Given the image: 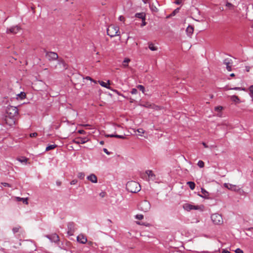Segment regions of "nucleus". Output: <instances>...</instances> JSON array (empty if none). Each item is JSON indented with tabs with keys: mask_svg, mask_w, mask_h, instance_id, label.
I'll use <instances>...</instances> for the list:
<instances>
[{
	"mask_svg": "<svg viewBox=\"0 0 253 253\" xmlns=\"http://www.w3.org/2000/svg\"><path fill=\"white\" fill-rule=\"evenodd\" d=\"M126 190L131 193H137L139 192L140 189V184L135 181H130L127 182L126 184Z\"/></svg>",
	"mask_w": 253,
	"mask_h": 253,
	"instance_id": "nucleus-1",
	"label": "nucleus"
},
{
	"mask_svg": "<svg viewBox=\"0 0 253 253\" xmlns=\"http://www.w3.org/2000/svg\"><path fill=\"white\" fill-rule=\"evenodd\" d=\"M119 27L117 26H115L114 25H110L107 30V35L111 37H114L116 36H119Z\"/></svg>",
	"mask_w": 253,
	"mask_h": 253,
	"instance_id": "nucleus-2",
	"label": "nucleus"
},
{
	"mask_svg": "<svg viewBox=\"0 0 253 253\" xmlns=\"http://www.w3.org/2000/svg\"><path fill=\"white\" fill-rule=\"evenodd\" d=\"M211 219L214 224L221 225L223 220L222 216L218 213H214L211 215Z\"/></svg>",
	"mask_w": 253,
	"mask_h": 253,
	"instance_id": "nucleus-3",
	"label": "nucleus"
},
{
	"mask_svg": "<svg viewBox=\"0 0 253 253\" xmlns=\"http://www.w3.org/2000/svg\"><path fill=\"white\" fill-rule=\"evenodd\" d=\"M18 114V110L17 107L10 106L6 110V115L12 117H16Z\"/></svg>",
	"mask_w": 253,
	"mask_h": 253,
	"instance_id": "nucleus-4",
	"label": "nucleus"
},
{
	"mask_svg": "<svg viewBox=\"0 0 253 253\" xmlns=\"http://www.w3.org/2000/svg\"><path fill=\"white\" fill-rule=\"evenodd\" d=\"M151 208L150 203L147 200H143L139 205V209L144 212L148 211Z\"/></svg>",
	"mask_w": 253,
	"mask_h": 253,
	"instance_id": "nucleus-5",
	"label": "nucleus"
},
{
	"mask_svg": "<svg viewBox=\"0 0 253 253\" xmlns=\"http://www.w3.org/2000/svg\"><path fill=\"white\" fill-rule=\"evenodd\" d=\"M183 208L184 210L187 211H190L192 210L203 211L204 206H195L189 204H185L183 205Z\"/></svg>",
	"mask_w": 253,
	"mask_h": 253,
	"instance_id": "nucleus-6",
	"label": "nucleus"
},
{
	"mask_svg": "<svg viewBox=\"0 0 253 253\" xmlns=\"http://www.w3.org/2000/svg\"><path fill=\"white\" fill-rule=\"evenodd\" d=\"M16 120V117H12L6 115L4 118V122L5 124L9 126H12L15 123Z\"/></svg>",
	"mask_w": 253,
	"mask_h": 253,
	"instance_id": "nucleus-7",
	"label": "nucleus"
},
{
	"mask_svg": "<svg viewBox=\"0 0 253 253\" xmlns=\"http://www.w3.org/2000/svg\"><path fill=\"white\" fill-rule=\"evenodd\" d=\"M26 250L28 252H33L36 250L35 245L30 241H27L26 244Z\"/></svg>",
	"mask_w": 253,
	"mask_h": 253,
	"instance_id": "nucleus-8",
	"label": "nucleus"
},
{
	"mask_svg": "<svg viewBox=\"0 0 253 253\" xmlns=\"http://www.w3.org/2000/svg\"><path fill=\"white\" fill-rule=\"evenodd\" d=\"M68 231L67 234L69 236H72L74 234V233L75 231V225L74 222H71L68 223L67 225Z\"/></svg>",
	"mask_w": 253,
	"mask_h": 253,
	"instance_id": "nucleus-9",
	"label": "nucleus"
},
{
	"mask_svg": "<svg viewBox=\"0 0 253 253\" xmlns=\"http://www.w3.org/2000/svg\"><path fill=\"white\" fill-rule=\"evenodd\" d=\"M46 57L49 60H55L58 58V55L55 52H48L46 54Z\"/></svg>",
	"mask_w": 253,
	"mask_h": 253,
	"instance_id": "nucleus-10",
	"label": "nucleus"
},
{
	"mask_svg": "<svg viewBox=\"0 0 253 253\" xmlns=\"http://www.w3.org/2000/svg\"><path fill=\"white\" fill-rule=\"evenodd\" d=\"M21 29L20 27L18 26H15L12 27L9 29H7L6 30V33L7 34H15L17 33Z\"/></svg>",
	"mask_w": 253,
	"mask_h": 253,
	"instance_id": "nucleus-11",
	"label": "nucleus"
},
{
	"mask_svg": "<svg viewBox=\"0 0 253 253\" xmlns=\"http://www.w3.org/2000/svg\"><path fill=\"white\" fill-rule=\"evenodd\" d=\"M88 141V139L86 137H79L73 140V142L76 144H84Z\"/></svg>",
	"mask_w": 253,
	"mask_h": 253,
	"instance_id": "nucleus-12",
	"label": "nucleus"
},
{
	"mask_svg": "<svg viewBox=\"0 0 253 253\" xmlns=\"http://www.w3.org/2000/svg\"><path fill=\"white\" fill-rule=\"evenodd\" d=\"M47 238H48L51 241L56 243L59 241V236L56 234H53L50 235H47L46 236Z\"/></svg>",
	"mask_w": 253,
	"mask_h": 253,
	"instance_id": "nucleus-13",
	"label": "nucleus"
},
{
	"mask_svg": "<svg viewBox=\"0 0 253 253\" xmlns=\"http://www.w3.org/2000/svg\"><path fill=\"white\" fill-rule=\"evenodd\" d=\"M231 60L229 58H226L224 59L223 61L224 64L226 65V69L228 71H231L232 70L231 65L230 64Z\"/></svg>",
	"mask_w": 253,
	"mask_h": 253,
	"instance_id": "nucleus-14",
	"label": "nucleus"
},
{
	"mask_svg": "<svg viewBox=\"0 0 253 253\" xmlns=\"http://www.w3.org/2000/svg\"><path fill=\"white\" fill-rule=\"evenodd\" d=\"M77 241L80 243L85 244L87 242V239L83 235L80 234L77 237Z\"/></svg>",
	"mask_w": 253,
	"mask_h": 253,
	"instance_id": "nucleus-15",
	"label": "nucleus"
},
{
	"mask_svg": "<svg viewBox=\"0 0 253 253\" xmlns=\"http://www.w3.org/2000/svg\"><path fill=\"white\" fill-rule=\"evenodd\" d=\"M87 179L92 183L97 182V178L94 174H91L87 177Z\"/></svg>",
	"mask_w": 253,
	"mask_h": 253,
	"instance_id": "nucleus-16",
	"label": "nucleus"
},
{
	"mask_svg": "<svg viewBox=\"0 0 253 253\" xmlns=\"http://www.w3.org/2000/svg\"><path fill=\"white\" fill-rule=\"evenodd\" d=\"M98 82L102 86L111 89V87L109 86L110 84V81L109 80L107 81V83H106L103 81H98Z\"/></svg>",
	"mask_w": 253,
	"mask_h": 253,
	"instance_id": "nucleus-17",
	"label": "nucleus"
},
{
	"mask_svg": "<svg viewBox=\"0 0 253 253\" xmlns=\"http://www.w3.org/2000/svg\"><path fill=\"white\" fill-rule=\"evenodd\" d=\"M58 64L61 66V68L63 70H65L68 68V65L66 63L62 60H59Z\"/></svg>",
	"mask_w": 253,
	"mask_h": 253,
	"instance_id": "nucleus-18",
	"label": "nucleus"
},
{
	"mask_svg": "<svg viewBox=\"0 0 253 253\" xmlns=\"http://www.w3.org/2000/svg\"><path fill=\"white\" fill-rule=\"evenodd\" d=\"M105 137H116L118 138L125 139L126 137L124 135H118V134H105Z\"/></svg>",
	"mask_w": 253,
	"mask_h": 253,
	"instance_id": "nucleus-19",
	"label": "nucleus"
},
{
	"mask_svg": "<svg viewBox=\"0 0 253 253\" xmlns=\"http://www.w3.org/2000/svg\"><path fill=\"white\" fill-rule=\"evenodd\" d=\"M224 186L228 188V189H230L233 191H236L238 190L237 187L236 185L225 183Z\"/></svg>",
	"mask_w": 253,
	"mask_h": 253,
	"instance_id": "nucleus-20",
	"label": "nucleus"
},
{
	"mask_svg": "<svg viewBox=\"0 0 253 253\" xmlns=\"http://www.w3.org/2000/svg\"><path fill=\"white\" fill-rule=\"evenodd\" d=\"M194 31V28L192 26H189L186 29V32L188 36H191Z\"/></svg>",
	"mask_w": 253,
	"mask_h": 253,
	"instance_id": "nucleus-21",
	"label": "nucleus"
},
{
	"mask_svg": "<svg viewBox=\"0 0 253 253\" xmlns=\"http://www.w3.org/2000/svg\"><path fill=\"white\" fill-rule=\"evenodd\" d=\"M135 16L137 18L141 19L142 20L145 18V14L143 12L136 13Z\"/></svg>",
	"mask_w": 253,
	"mask_h": 253,
	"instance_id": "nucleus-22",
	"label": "nucleus"
},
{
	"mask_svg": "<svg viewBox=\"0 0 253 253\" xmlns=\"http://www.w3.org/2000/svg\"><path fill=\"white\" fill-rule=\"evenodd\" d=\"M148 47L152 51H156L158 49V48L155 46L152 42L148 43Z\"/></svg>",
	"mask_w": 253,
	"mask_h": 253,
	"instance_id": "nucleus-23",
	"label": "nucleus"
},
{
	"mask_svg": "<svg viewBox=\"0 0 253 253\" xmlns=\"http://www.w3.org/2000/svg\"><path fill=\"white\" fill-rule=\"evenodd\" d=\"M202 195H200L202 197L207 198L209 196V193L204 189H201Z\"/></svg>",
	"mask_w": 253,
	"mask_h": 253,
	"instance_id": "nucleus-24",
	"label": "nucleus"
},
{
	"mask_svg": "<svg viewBox=\"0 0 253 253\" xmlns=\"http://www.w3.org/2000/svg\"><path fill=\"white\" fill-rule=\"evenodd\" d=\"M17 160L19 162H20L22 163H27V162L28 161V159L25 157H21L17 158Z\"/></svg>",
	"mask_w": 253,
	"mask_h": 253,
	"instance_id": "nucleus-25",
	"label": "nucleus"
},
{
	"mask_svg": "<svg viewBox=\"0 0 253 253\" xmlns=\"http://www.w3.org/2000/svg\"><path fill=\"white\" fill-rule=\"evenodd\" d=\"M187 184L188 185L191 190H194L195 188V184L194 182L188 181L187 182Z\"/></svg>",
	"mask_w": 253,
	"mask_h": 253,
	"instance_id": "nucleus-26",
	"label": "nucleus"
},
{
	"mask_svg": "<svg viewBox=\"0 0 253 253\" xmlns=\"http://www.w3.org/2000/svg\"><path fill=\"white\" fill-rule=\"evenodd\" d=\"M17 199L18 201H22L23 202V203L25 204L26 205L28 204V198L17 197Z\"/></svg>",
	"mask_w": 253,
	"mask_h": 253,
	"instance_id": "nucleus-27",
	"label": "nucleus"
},
{
	"mask_svg": "<svg viewBox=\"0 0 253 253\" xmlns=\"http://www.w3.org/2000/svg\"><path fill=\"white\" fill-rule=\"evenodd\" d=\"M130 59L128 58H125L123 62V66L125 68L128 66V63L129 62Z\"/></svg>",
	"mask_w": 253,
	"mask_h": 253,
	"instance_id": "nucleus-28",
	"label": "nucleus"
},
{
	"mask_svg": "<svg viewBox=\"0 0 253 253\" xmlns=\"http://www.w3.org/2000/svg\"><path fill=\"white\" fill-rule=\"evenodd\" d=\"M26 97V94L24 92H21L17 95V99H23Z\"/></svg>",
	"mask_w": 253,
	"mask_h": 253,
	"instance_id": "nucleus-29",
	"label": "nucleus"
},
{
	"mask_svg": "<svg viewBox=\"0 0 253 253\" xmlns=\"http://www.w3.org/2000/svg\"><path fill=\"white\" fill-rule=\"evenodd\" d=\"M231 99L232 101L235 102H239L240 101V99L237 96L232 95L231 96Z\"/></svg>",
	"mask_w": 253,
	"mask_h": 253,
	"instance_id": "nucleus-30",
	"label": "nucleus"
},
{
	"mask_svg": "<svg viewBox=\"0 0 253 253\" xmlns=\"http://www.w3.org/2000/svg\"><path fill=\"white\" fill-rule=\"evenodd\" d=\"M57 147V145H55V144H52V145H50L49 146H48L46 148V151H49L50 150H52V149H54V148H55L56 147Z\"/></svg>",
	"mask_w": 253,
	"mask_h": 253,
	"instance_id": "nucleus-31",
	"label": "nucleus"
},
{
	"mask_svg": "<svg viewBox=\"0 0 253 253\" xmlns=\"http://www.w3.org/2000/svg\"><path fill=\"white\" fill-rule=\"evenodd\" d=\"M146 174L148 175V176L149 177H152L153 176H155V175L153 173V171L152 170H147L146 171Z\"/></svg>",
	"mask_w": 253,
	"mask_h": 253,
	"instance_id": "nucleus-32",
	"label": "nucleus"
},
{
	"mask_svg": "<svg viewBox=\"0 0 253 253\" xmlns=\"http://www.w3.org/2000/svg\"><path fill=\"white\" fill-rule=\"evenodd\" d=\"M21 228L20 226H17L15 227H13L12 229V231L14 233H17L19 231V229Z\"/></svg>",
	"mask_w": 253,
	"mask_h": 253,
	"instance_id": "nucleus-33",
	"label": "nucleus"
},
{
	"mask_svg": "<svg viewBox=\"0 0 253 253\" xmlns=\"http://www.w3.org/2000/svg\"><path fill=\"white\" fill-rule=\"evenodd\" d=\"M137 87L138 89H139L140 90L142 91L143 93H144L145 91V87L142 85H138L137 86Z\"/></svg>",
	"mask_w": 253,
	"mask_h": 253,
	"instance_id": "nucleus-34",
	"label": "nucleus"
},
{
	"mask_svg": "<svg viewBox=\"0 0 253 253\" xmlns=\"http://www.w3.org/2000/svg\"><path fill=\"white\" fill-rule=\"evenodd\" d=\"M85 174L84 172H79L78 174V178L83 179L84 178Z\"/></svg>",
	"mask_w": 253,
	"mask_h": 253,
	"instance_id": "nucleus-35",
	"label": "nucleus"
},
{
	"mask_svg": "<svg viewBox=\"0 0 253 253\" xmlns=\"http://www.w3.org/2000/svg\"><path fill=\"white\" fill-rule=\"evenodd\" d=\"M249 90L250 91V95H251V96L252 98V99L253 100V85H251L249 87Z\"/></svg>",
	"mask_w": 253,
	"mask_h": 253,
	"instance_id": "nucleus-36",
	"label": "nucleus"
},
{
	"mask_svg": "<svg viewBox=\"0 0 253 253\" xmlns=\"http://www.w3.org/2000/svg\"><path fill=\"white\" fill-rule=\"evenodd\" d=\"M198 165L201 168H203L204 167V163L202 161L200 160L198 163Z\"/></svg>",
	"mask_w": 253,
	"mask_h": 253,
	"instance_id": "nucleus-37",
	"label": "nucleus"
},
{
	"mask_svg": "<svg viewBox=\"0 0 253 253\" xmlns=\"http://www.w3.org/2000/svg\"><path fill=\"white\" fill-rule=\"evenodd\" d=\"M137 131L140 133V135H142L141 134H143L145 132L143 128H140L137 129Z\"/></svg>",
	"mask_w": 253,
	"mask_h": 253,
	"instance_id": "nucleus-38",
	"label": "nucleus"
},
{
	"mask_svg": "<svg viewBox=\"0 0 253 253\" xmlns=\"http://www.w3.org/2000/svg\"><path fill=\"white\" fill-rule=\"evenodd\" d=\"M135 218L141 220L143 218V215L142 214H137L135 215Z\"/></svg>",
	"mask_w": 253,
	"mask_h": 253,
	"instance_id": "nucleus-39",
	"label": "nucleus"
},
{
	"mask_svg": "<svg viewBox=\"0 0 253 253\" xmlns=\"http://www.w3.org/2000/svg\"><path fill=\"white\" fill-rule=\"evenodd\" d=\"M222 109L223 107L221 106H217L215 107L214 110L217 112H220L222 110Z\"/></svg>",
	"mask_w": 253,
	"mask_h": 253,
	"instance_id": "nucleus-40",
	"label": "nucleus"
},
{
	"mask_svg": "<svg viewBox=\"0 0 253 253\" xmlns=\"http://www.w3.org/2000/svg\"><path fill=\"white\" fill-rule=\"evenodd\" d=\"M230 89H234V90H245V88H242L241 87H235L234 88H230Z\"/></svg>",
	"mask_w": 253,
	"mask_h": 253,
	"instance_id": "nucleus-41",
	"label": "nucleus"
},
{
	"mask_svg": "<svg viewBox=\"0 0 253 253\" xmlns=\"http://www.w3.org/2000/svg\"><path fill=\"white\" fill-rule=\"evenodd\" d=\"M226 6H228L229 8H233L234 7L232 3H231L229 2H227L226 3Z\"/></svg>",
	"mask_w": 253,
	"mask_h": 253,
	"instance_id": "nucleus-42",
	"label": "nucleus"
},
{
	"mask_svg": "<svg viewBox=\"0 0 253 253\" xmlns=\"http://www.w3.org/2000/svg\"><path fill=\"white\" fill-rule=\"evenodd\" d=\"M137 93V90L136 88H132L131 91V93L132 94H135Z\"/></svg>",
	"mask_w": 253,
	"mask_h": 253,
	"instance_id": "nucleus-43",
	"label": "nucleus"
},
{
	"mask_svg": "<svg viewBox=\"0 0 253 253\" xmlns=\"http://www.w3.org/2000/svg\"><path fill=\"white\" fill-rule=\"evenodd\" d=\"M1 184H2L3 186H5V187H6V186L9 187H11V186L10 185V184H9V183H6V182H2V183H1Z\"/></svg>",
	"mask_w": 253,
	"mask_h": 253,
	"instance_id": "nucleus-44",
	"label": "nucleus"
},
{
	"mask_svg": "<svg viewBox=\"0 0 253 253\" xmlns=\"http://www.w3.org/2000/svg\"><path fill=\"white\" fill-rule=\"evenodd\" d=\"M146 25V22H145V18L142 20V23L141 24V27H143Z\"/></svg>",
	"mask_w": 253,
	"mask_h": 253,
	"instance_id": "nucleus-45",
	"label": "nucleus"
},
{
	"mask_svg": "<svg viewBox=\"0 0 253 253\" xmlns=\"http://www.w3.org/2000/svg\"><path fill=\"white\" fill-rule=\"evenodd\" d=\"M235 253H244L243 251L239 249V248H238L235 251Z\"/></svg>",
	"mask_w": 253,
	"mask_h": 253,
	"instance_id": "nucleus-46",
	"label": "nucleus"
},
{
	"mask_svg": "<svg viewBox=\"0 0 253 253\" xmlns=\"http://www.w3.org/2000/svg\"><path fill=\"white\" fill-rule=\"evenodd\" d=\"M38 135V133L37 132H34V133H32L30 134V136L31 137H36Z\"/></svg>",
	"mask_w": 253,
	"mask_h": 253,
	"instance_id": "nucleus-47",
	"label": "nucleus"
},
{
	"mask_svg": "<svg viewBox=\"0 0 253 253\" xmlns=\"http://www.w3.org/2000/svg\"><path fill=\"white\" fill-rule=\"evenodd\" d=\"M77 182H78L77 180L74 179L71 181L70 184L71 185H75L77 183Z\"/></svg>",
	"mask_w": 253,
	"mask_h": 253,
	"instance_id": "nucleus-48",
	"label": "nucleus"
},
{
	"mask_svg": "<svg viewBox=\"0 0 253 253\" xmlns=\"http://www.w3.org/2000/svg\"><path fill=\"white\" fill-rule=\"evenodd\" d=\"M106 195V193L105 192H101L100 194H99V196L102 197V198H103Z\"/></svg>",
	"mask_w": 253,
	"mask_h": 253,
	"instance_id": "nucleus-49",
	"label": "nucleus"
},
{
	"mask_svg": "<svg viewBox=\"0 0 253 253\" xmlns=\"http://www.w3.org/2000/svg\"><path fill=\"white\" fill-rule=\"evenodd\" d=\"M179 11V8H177L176 9H175L172 13L171 15H174L176 13L178 12V11Z\"/></svg>",
	"mask_w": 253,
	"mask_h": 253,
	"instance_id": "nucleus-50",
	"label": "nucleus"
},
{
	"mask_svg": "<svg viewBox=\"0 0 253 253\" xmlns=\"http://www.w3.org/2000/svg\"><path fill=\"white\" fill-rule=\"evenodd\" d=\"M119 20L121 21H125V17L123 16H120L119 17Z\"/></svg>",
	"mask_w": 253,
	"mask_h": 253,
	"instance_id": "nucleus-51",
	"label": "nucleus"
},
{
	"mask_svg": "<svg viewBox=\"0 0 253 253\" xmlns=\"http://www.w3.org/2000/svg\"><path fill=\"white\" fill-rule=\"evenodd\" d=\"M103 151L106 153L107 155H109L110 154V153L109 152H108V151L107 150V149L106 148H104L103 149Z\"/></svg>",
	"mask_w": 253,
	"mask_h": 253,
	"instance_id": "nucleus-52",
	"label": "nucleus"
},
{
	"mask_svg": "<svg viewBox=\"0 0 253 253\" xmlns=\"http://www.w3.org/2000/svg\"><path fill=\"white\" fill-rule=\"evenodd\" d=\"M182 2V0H176L175 3L177 4H179Z\"/></svg>",
	"mask_w": 253,
	"mask_h": 253,
	"instance_id": "nucleus-53",
	"label": "nucleus"
},
{
	"mask_svg": "<svg viewBox=\"0 0 253 253\" xmlns=\"http://www.w3.org/2000/svg\"><path fill=\"white\" fill-rule=\"evenodd\" d=\"M78 132H79V133H80V134H84V133H85V131H84V130H83V129H82V130H79L78 131Z\"/></svg>",
	"mask_w": 253,
	"mask_h": 253,
	"instance_id": "nucleus-54",
	"label": "nucleus"
},
{
	"mask_svg": "<svg viewBox=\"0 0 253 253\" xmlns=\"http://www.w3.org/2000/svg\"><path fill=\"white\" fill-rule=\"evenodd\" d=\"M222 253H231L227 250H223L222 252Z\"/></svg>",
	"mask_w": 253,
	"mask_h": 253,
	"instance_id": "nucleus-55",
	"label": "nucleus"
},
{
	"mask_svg": "<svg viewBox=\"0 0 253 253\" xmlns=\"http://www.w3.org/2000/svg\"><path fill=\"white\" fill-rule=\"evenodd\" d=\"M202 144L203 145V146L205 147V148H208V146L205 143V142H203L202 143Z\"/></svg>",
	"mask_w": 253,
	"mask_h": 253,
	"instance_id": "nucleus-56",
	"label": "nucleus"
},
{
	"mask_svg": "<svg viewBox=\"0 0 253 253\" xmlns=\"http://www.w3.org/2000/svg\"><path fill=\"white\" fill-rule=\"evenodd\" d=\"M136 223L138 225H144L143 223H141L139 221H136Z\"/></svg>",
	"mask_w": 253,
	"mask_h": 253,
	"instance_id": "nucleus-57",
	"label": "nucleus"
},
{
	"mask_svg": "<svg viewBox=\"0 0 253 253\" xmlns=\"http://www.w3.org/2000/svg\"><path fill=\"white\" fill-rule=\"evenodd\" d=\"M86 80H90V81H92V79L90 77H86V78H85Z\"/></svg>",
	"mask_w": 253,
	"mask_h": 253,
	"instance_id": "nucleus-58",
	"label": "nucleus"
},
{
	"mask_svg": "<svg viewBox=\"0 0 253 253\" xmlns=\"http://www.w3.org/2000/svg\"><path fill=\"white\" fill-rule=\"evenodd\" d=\"M99 143L101 145H103L104 144V142L103 141H100Z\"/></svg>",
	"mask_w": 253,
	"mask_h": 253,
	"instance_id": "nucleus-59",
	"label": "nucleus"
},
{
	"mask_svg": "<svg viewBox=\"0 0 253 253\" xmlns=\"http://www.w3.org/2000/svg\"><path fill=\"white\" fill-rule=\"evenodd\" d=\"M230 77H233L235 76V74L234 73H232L230 74Z\"/></svg>",
	"mask_w": 253,
	"mask_h": 253,
	"instance_id": "nucleus-60",
	"label": "nucleus"
},
{
	"mask_svg": "<svg viewBox=\"0 0 253 253\" xmlns=\"http://www.w3.org/2000/svg\"><path fill=\"white\" fill-rule=\"evenodd\" d=\"M142 1L145 3H146L148 1V0H142Z\"/></svg>",
	"mask_w": 253,
	"mask_h": 253,
	"instance_id": "nucleus-61",
	"label": "nucleus"
},
{
	"mask_svg": "<svg viewBox=\"0 0 253 253\" xmlns=\"http://www.w3.org/2000/svg\"><path fill=\"white\" fill-rule=\"evenodd\" d=\"M246 70H247V71L249 72V67H246Z\"/></svg>",
	"mask_w": 253,
	"mask_h": 253,
	"instance_id": "nucleus-62",
	"label": "nucleus"
},
{
	"mask_svg": "<svg viewBox=\"0 0 253 253\" xmlns=\"http://www.w3.org/2000/svg\"><path fill=\"white\" fill-rule=\"evenodd\" d=\"M252 229H253V227L249 228L248 230H251Z\"/></svg>",
	"mask_w": 253,
	"mask_h": 253,
	"instance_id": "nucleus-63",
	"label": "nucleus"
},
{
	"mask_svg": "<svg viewBox=\"0 0 253 253\" xmlns=\"http://www.w3.org/2000/svg\"><path fill=\"white\" fill-rule=\"evenodd\" d=\"M60 184H61V183H60V182L57 183V184H58V185H60Z\"/></svg>",
	"mask_w": 253,
	"mask_h": 253,
	"instance_id": "nucleus-64",
	"label": "nucleus"
}]
</instances>
